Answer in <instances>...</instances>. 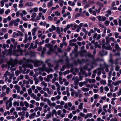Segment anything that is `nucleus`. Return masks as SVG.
Wrapping results in <instances>:
<instances>
[{"label": "nucleus", "mask_w": 121, "mask_h": 121, "mask_svg": "<svg viewBox=\"0 0 121 121\" xmlns=\"http://www.w3.org/2000/svg\"><path fill=\"white\" fill-rule=\"evenodd\" d=\"M92 116V114L90 113H88L84 117V118L85 119H86L88 118L89 117L90 118Z\"/></svg>", "instance_id": "obj_12"}, {"label": "nucleus", "mask_w": 121, "mask_h": 121, "mask_svg": "<svg viewBox=\"0 0 121 121\" xmlns=\"http://www.w3.org/2000/svg\"><path fill=\"white\" fill-rule=\"evenodd\" d=\"M115 48L117 51H119L120 50V48L119 47L117 43H116L115 44Z\"/></svg>", "instance_id": "obj_25"}, {"label": "nucleus", "mask_w": 121, "mask_h": 121, "mask_svg": "<svg viewBox=\"0 0 121 121\" xmlns=\"http://www.w3.org/2000/svg\"><path fill=\"white\" fill-rule=\"evenodd\" d=\"M45 46L46 47L49 48V51L48 52V54H51L53 52V46L52 44L50 43L46 44L45 45Z\"/></svg>", "instance_id": "obj_3"}, {"label": "nucleus", "mask_w": 121, "mask_h": 121, "mask_svg": "<svg viewBox=\"0 0 121 121\" xmlns=\"http://www.w3.org/2000/svg\"><path fill=\"white\" fill-rule=\"evenodd\" d=\"M77 39H73L70 40L69 41L70 43L72 42H75L77 41Z\"/></svg>", "instance_id": "obj_57"}, {"label": "nucleus", "mask_w": 121, "mask_h": 121, "mask_svg": "<svg viewBox=\"0 0 121 121\" xmlns=\"http://www.w3.org/2000/svg\"><path fill=\"white\" fill-rule=\"evenodd\" d=\"M37 29L35 28H34L32 30V35L33 36H34L35 35V32L37 31Z\"/></svg>", "instance_id": "obj_16"}, {"label": "nucleus", "mask_w": 121, "mask_h": 121, "mask_svg": "<svg viewBox=\"0 0 121 121\" xmlns=\"http://www.w3.org/2000/svg\"><path fill=\"white\" fill-rule=\"evenodd\" d=\"M41 84L43 86L45 87H46L47 86V84L44 81H43L41 83Z\"/></svg>", "instance_id": "obj_31"}, {"label": "nucleus", "mask_w": 121, "mask_h": 121, "mask_svg": "<svg viewBox=\"0 0 121 121\" xmlns=\"http://www.w3.org/2000/svg\"><path fill=\"white\" fill-rule=\"evenodd\" d=\"M73 116V115L72 113H70L68 115V117L70 119H71L72 118Z\"/></svg>", "instance_id": "obj_47"}, {"label": "nucleus", "mask_w": 121, "mask_h": 121, "mask_svg": "<svg viewBox=\"0 0 121 121\" xmlns=\"http://www.w3.org/2000/svg\"><path fill=\"white\" fill-rule=\"evenodd\" d=\"M25 39L23 41V42L24 43H25L28 40V35L27 34H25Z\"/></svg>", "instance_id": "obj_17"}, {"label": "nucleus", "mask_w": 121, "mask_h": 121, "mask_svg": "<svg viewBox=\"0 0 121 121\" xmlns=\"http://www.w3.org/2000/svg\"><path fill=\"white\" fill-rule=\"evenodd\" d=\"M13 105L14 107H15L16 106H19V104L18 102L16 101L13 102Z\"/></svg>", "instance_id": "obj_24"}, {"label": "nucleus", "mask_w": 121, "mask_h": 121, "mask_svg": "<svg viewBox=\"0 0 121 121\" xmlns=\"http://www.w3.org/2000/svg\"><path fill=\"white\" fill-rule=\"evenodd\" d=\"M100 82L101 84L104 85L106 83V81L105 80H101L100 81Z\"/></svg>", "instance_id": "obj_27"}, {"label": "nucleus", "mask_w": 121, "mask_h": 121, "mask_svg": "<svg viewBox=\"0 0 121 121\" xmlns=\"http://www.w3.org/2000/svg\"><path fill=\"white\" fill-rule=\"evenodd\" d=\"M20 29H21V31L23 32L25 30L23 28V26L22 25H20L19 26Z\"/></svg>", "instance_id": "obj_43"}, {"label": "nucleus", "mask_w": 121, "mask_h": 121, "mask_svg": "<svg viewBox=\"0 0 121 121\" xmlns=\"http://www.w3.org/2000/svg\"><path fill=\"white\" fill-rule=\"evenodd\" d=\"M51 116V113H50L46 115V117L45 119H48L50 118Z\"/></svg>", "instance_id": "obj_32"}, {"label": "nucleus", "mask_w": 121, "mask_h": 121, "mask_svg": "<svg viewBox=\"0 0 121 121\" xmlns=\"http://www.w3.org/2000/svg\"><path fill=\"white\" fill-rule=\"evenodd\" d=\"M7 87L6 85H4L2 87V91H4L5 89H6Z\"/></svg>", "instance_id": "obj_46"}, {"label": "nucleus", "mask_w": 121, "mask_h": 121, "mask_svg": "<svg viewBox=\"0 0 121 121\" xmlns=\"http://www.w3.org/2000/svg\"><path fill=\"white\" fill-rule=\"evenodd\" d=\"M121 58H117L114 61V63L115 64H117L118 63V60H119L121 59Z\"/></svg>", "instance_id": "obj_34"}, {"label": "nucleus", "mask_w": 121, "mask_h": 121, "mask_svg": "<svg viewBox=\"0 0 121 121\" xmlns=\"http://www.w3.org/2000/svg\"><path fill=\"white\" fill-rule=\"evenodd\" d=\"M87 55L89 57L92 58H93L94 56V55H92L89 53H88Z\"/></svg>", "instance_id": "obj_53"}, {"label": "nucleus", "mask_w": 121, "mask_h": 121, "mask_svg": "<svg viewBox=\"0 0 121 121\" xmlns=\"http://www.w3.org/2000/svg\"><path fill=\"white\" fill-rule=\"evenodd\" d=\"M10 89L9 87H7L6 89V92L7 94H9L10 92Z\"/></svg>", "instance_id": "obj_40"}, {"label": "nucleus", "mask_w": 121, "mask_h": 121, "mask_svg": "<svg viewBox=\"0 0 121 121\" xmlns=\"http://www.w3.org/2000/svg\"><path fill=\"white\" fill-rule=\"evenodd\" d=\"M102 48L103 49L111 50L112 48L110 45H107L105 43L102 44Z\"/></svg>", "instance_id": "obj_4"}, {"label": "nucleus", "mask_w": 121, "mask_h": 121, "mask_svg": "<svg viewBox=\"0 0 121 121\" xmlns=\"http://www.w3.org/2000/svg\"><path fill=\"white\" fill-rule=\"evenodd\" d=\"M64 1L63 0H59L58 3L59 4V5L61 7H62L63 6V3Z\"/></svg>", "instance_id": "obj_19"}, {"label": "nucleus", "mask_w": 121, "mask_h": 121, "mask_svg": "<svg viewBox=\"0 0 121 121\" xmlns=\"http://www.w3.org/2000/svg\"><path fill=\"white\" fill-rule=\"evenodd\" d=\"M7 114L9 115L10 114V113L9 111L5 112L4 113V116H6Z\"/></svg>", "instance_id": "obj_38"}, {"label": "nucleus", "mask_w": 121, "mask_h": 121, "mask_svg": "<svg viewBox=\"0 0 121 121\" xmlns=\"http://www.w3.org/2000/svg\"><path fill=\"white\" fill-rule=\"evenodd\" d=\"M17 52H20L21 53H22L23 52V50L21 48V46L20 45H19L17 46Z\"/></svg>", "instance_id": "obj_11"}, {"label": "nucleus", "mask_w": 121, "mask_h": 121, "mask_svg": "<svg viewBox=\"0 0 121 121\" xmlns=\"http://www.w3.org/2000/svg\"><path fill=\"white\" fill-rule=\"evenodd\" d=\"M21 86L22 88V91L24 92H25L26 91V87L24 86L23 85H22Z\"/></svg>", "instance_id": "obj_33"}, {"label": "nucleus", "mask_w": 121, "mask_h": 121, "mask_svg": "<svg viewBox=\"0 0 121 121\" xmlns=\"http://www.w3.org/2000/svg\"><path fill=\"white\" fill-rule=\"evenodd\" d=\"M82 31L85 32V35H87L88 33V32L86 31V29L84 28H83L82 29Z\"/></svg>", "instance_id": "obj_36"}, {"label": "nucleus", "mask_w": 121, "mask_h": 121, "mask_svg": "<svg viewBox=\"0 0 121 121\" xmlns=\"http://www.w3.org/2000/svg\"><path fill=\"white\" fill-rule=\"evenodd\" d=\"M13 24L15 26H17L18 25V23L15 20H13Z\"/></svg>", "instance_id": "obj_37"}, {"label": "nucleus", "mask_w": 121, "mask_h": 121, "mask_svg": "<svg viewBox=\"0 0 121 121\" xmlns=\"http://www.w3.org/2000/svg\"><path fill=\"white\" fill-rule=\"evenodd\" d=\"M20 73V72L19 71H17L15 72V75L16 76H18Z\"/></svg>", "instance_id": "obj_50"}, {"label": "nucleus", "mask_w": 121, "mask_h": 121, "mask_svg": "<svg viewBox=\"0 0 121 121\" xmlns=\"http://www.w3.org/2000/svg\"><path fill=\"white\" fill-rule=\"evenodd\" d=\"M96 121H104V120L101 119L100 117H98Z\"/></svg>", "instance_id": "obj_62"}, {"label": "nucleus", "mask_w": 121, "mask_h": 121, "mask_svg": "<svg viewBox=\"0 0 121 121\" xmlns=\"http://www.w3.org/2000/svg\"><path fill=\"white\" fill-rule=\"evenodd\" d=\"M101 69L100 68L97 69L93 71V73H97L98 76L100 75L101 73Z\"/></svg>", "instance_id": "obj_7"}, {"label": "nucleus", "mask_w": 121, "mask_h": 121, "mask_svg": "<svg viewBox=\"0 0 121 121\" xmlns=\"http://www.w3.org/2000/svg\"><path fill=\"white\" fill-rule=\"evenodd\" d=\"M34 63V66L36 67L39 66L40 65L42 64V62L39 60H34L31 59H29L26 60V62L22 65V67L23 68L25 67L29 68L31 69H32L33 68V65L31 64Z\"/></svg>", "instance_id": "obj_1"}, {"label": "nucleus", "mask_w": 121, "mask_h": 121, "mask_svg": "<svg viewBox=\"0 0 121 121\" xmlns=\"http://www.w3.org/2000/svg\"><path fill=\"white\" fill-rule=\"evenodd\" d=\"M81 90L83 92H87L89 91V89L88 88L82 87L81 88Z\"/></svg>", "instance_id": "obj_14"}, {"label": "nucleus", "mask_w": 121, "mask_h": 121, "mask_svg": "<svg viewBox=\"0 0 121 121\" xmlns=\"http://www.w3.org/2000/svg\"><path fill=\"white\" fill-rule=\"evenodd\" d=\"M13 24V21H11L10 22L9 24V26H12Z\"/></svg>", "instance_id": "obj_60"}, {"label": "nucleus", "mask_w": 121, "mask_h": 121, "mask_svg": "<svg viewBox=\"0 0 121 121\" xmlns=\"http://www.w3.org/2000/svg\"><path fill=\"white\" fill-rule=\"evenodd\" d=\"M87 82H88L90 83H94L95 82L96 80L95 79H89L86 78L85 79Z\"/></svg>", "instance_id": "obj_8"}, {"label": "nucleus", "mask_w": 121, "mask_h": 121, "mask_svg": "<svg viewBox=\"0 0 121 121\" xmlns=\"http://www.w3.org/2000/svg\"><path fill=\"white\" fill-rule=\"evenodd\" d=\"M30 96L31 97H33V99H35L36 98V95L34 93H32L30 95Z\"/></svg>", "instance_id": "obj_29"}, {"label": "nucleus", "mask_w": 121, "mask_h": 121, "mask_svg": "<svg viewBox=\"0 0 121 121\" xmlns=\"http://www.w3.org/2000/svg\"><path fill=\"white\" fill-rule=\"evenodd\" d=\"M94 97L95 99H96L98 98L99 95L97 94H95L94 95Z\"/></svg>", "instance_id": "obj_54"}, {"label": "nucleus", "mask_w": 121, "mask_h": 121, "mask_svg": "<svg viewBox=\"0 0 121 121\" xmlns=\"http://www.w3.org/2000/svg\"><path fill=\"white\" fill-rule=\"evenodd\" d=\"M52 112L53 114H55L56 116L57 115L56 111L55 109H53L52 111Z\"/></svg>", "instance_id": "obj_41"}, {"label": "nucleus", "mask_w": 121, "mask_h": 121, "mask_svg": "<svg viewBox=\"0 0 121 121\" xmlns=\"http://www.w3.org/2000/svg\"><path fill=\"white\" fill-rule=\"evenodd\" d=\"M99 21H104L107 19L104 16H98L96 17Z\"/></svg>", "instance_id": "obj_6"}, {"label": "nucleus", "mask_w": 121, "mask_h": 121, "mask_svg": "<svg viewBox=\"0 0 121 121\" xmlns=\"http://www.w3.org/2000/svg\"><path fill=\"white\" fill-rule=\"evenodd\" d=\"M37 15V14L35 13H32V15L31 16V17L32 18H35Z\"/></svg>", "instance_id": "obj_35"}, {"label": "nucleus", "mask_w": 121, "mask_h": 121, "mask_svg": "<svg viewBox=\"0 0 121 121\" xmlns=\"http://www.w3.org/2000/svg\"><path fill=\"white\" fill-rule=\"evenodd\" d=\"M109 23V21L106 20L104 22V24L106 26H108Z\"/></svg>", "instance_id": "obj_51"}, {"label": "nucleus", "mask_w": 121, "mask_h": 121, "mask_svg": "<svg viewBox=\"0 0 121 121\" xmlns=\"http://www.w3.org/2000/svg\"><path fill=\"white\" fill-rule=\"evenodd\" d=\"M56 31L58 34H60V31L59 27H57L56 28Z\"/></svg>", "instance_id": "obj_45"}, {"label": "nucleus", "mask_w": 121, "mask_h": 121, "mask_svg": "<svg viewBox=\"0 0 121 121\" xmlns=\"http://www.w3.org/2000/svg\"><path fill=\"white\" fill-rule=\"evenodd\" d=\"M97 4L100 7H103L104 5L103 4L100 2H97Z\"/></svg>", "instance_id": "obj_28"}, {"label": "nucleus", "mask_w": 121, "mask_h": 121, "mask_svg": "<svg viewBox=\"0 0 121 121\" xmlns=\"http://www.w3.org/2000/svg\"><path fill=\"white\" fill-rule=\"evenodd\" d=\"M12 97H10L9 100H7L6 102V105H9L10 107H11L12 106V101L13 100Z\"/></svg>", "instance_id": "obj_5"}, {"label": "nucleus", "mask_w": 121, "mask_h": 121, "mask_svg": "<svg viewBox=\"0 0 121 121\" xmlns=\"http://www.w3.org/2000/svg\"><path fill=\"white\" fill-rule=\"evenodd\" d=\"M86 121H95V120L93 118L91 119L88 118L86 120Z\"/></svg>", "instance_id": "obj_64"}, {"label": "nucleus", "mask_w": 121, "mask_h": 121, "mask_svg": "<svg viewBox=\"0 0 121 121\" xmlns=\"http://www.w3.org/2000/svg\"><path fill=\"white\" fill-rule=\"evenodd\" d=\"M34 4L32 2H29L26 3L25 4V6L27 7H30L33 6Z\"/></svg>", "instance_id": "obj_13"}, {"label": "nucleus", "mask_w": 121, "mask_h": 121, "mask_svg": "<svg viewBox=\"0 0 121 121\" xmlns=\"http://www.w3.org/2000/svg\"><path fill=\"white\" fill-rule=\"evenodd\" d=\"M119 34L118 33H117V32H115L114 33V35L115 36V37L116 38H117L118 37V35H119Z\"/></svg>", "instance_id": "obj_61"}, {"label": "nucleus", "mask_w": 121, "mask_h": 121, "mask_svg": "<svg viewBox=\"0 0 121 121\" xmlns=\"http://www.w3.org/2000/svg\"><path fill=\"white\" fill-rule=\"evenodd\" d=\"M99 89L100 90V92H103L104 90V88L103 86H101L99 88Z\"/></svg>", "instance_id": "obj_55"}, {"label": "nucleus", "mask_w": 121, "mask_h": 121, "mask_svg": "<svg viewBox=\"0 0 121 121\" xmlns=\"http://www.w3.org/2000/svg\"><path fill=\"white\" fill-rule=\"evenodd\" d=\"M69 24H68L66 26V27L64 29V32H66L67 30H68L70 27Z\"/></svg>", "instance_id": "obj_20"}, {"label": "nucleus", "mask_w": 121, "mask_h": 121, "mask_svg": "<svg viewBox=\"0 0 121 121\" xmlns=\"http://www.w3.org/2000/svg\"><path fill=\"white\" fill-rule=\"evenodd\" d=\"M66 67L65 65H63L62 68H61L60 70L62 71H64L65 68H66Z\"/></svg>", "instance_id": "obj_44"}, {"label": "nucleus", "mask_w": 121, "mask_h": 121, "mask_svg": "<svg viewBox=\"0 0 121 121\" xmlns=\"http://www.w3.org/2000/svg\"><path fill=\"white\" fill-rule=\"evenodd\" d=\"M20 105L22 107H24V102L21 101L20 102Z\"/></svg>", "instance_id": "obj_59"}, {"label": "nucleus", "mask_w": 121, "mask_h": 121, "mask_svg": "<svg viewBox=\"0 0 121 121\" xmlns=\"http://www.w3.org/2000/svg\"><path fill=\"white\" fill-rule=\"evenodd\" d=\"M61 97V96L59 95H58L56 96L55 97L56 100H58L60 99Z\"/></svg>", "instance_id": "obj_58"}, {"label": "nucleus", "mask_w": 121, "mask_h": 121, "mask_svg": "<svg viewBox=\"0 0 121 121\" xmlns=\"http://www.w3.org/2000/svg\"><path fill=\"white\" fill-rule=\"evenodd\" d=\"M110 121H118L116 117H114V118H113L111 119Z\"/></svg>", "instance_id": "obj_63"}, {"label": "nucleus", "mask_w": 121, "mask_h": 121, "mask_svg": "<svg viewBox=\"0 0 121 121\" xmlns=\"http://www.w3.org/2000/svg\"><path fill=\"white\" fill-rule=\"evenodd\" d=\"M34 80L35 81V84L36 85L39 82V81L38 79L37 78L35 79H34Z\"/></svg>", "instance_id": "obj_30"}, {"label": "nucleus", "mask_w": 121, "mask_h": 121, "mask_svg": "<svg viewBox=\"0 0 121 121\" xmlns=\"http://www.w3.org/2000/svg\"><path fill=\"white\" fill-rule=\"evenodd\" d=\"M32 92V91L31 88L29 89L28 90V94L29 95H30L31 94Z\"/></svg>", "instance_id": "obj_42"}, {"label": "nucleus", "mask_w": 121, "mask_h": 121, "mask_svg": "<svg viewBox=\"0 0 121 121\" xmlns=\"http://www.w3.org/2000/svg\"><path fill=\"white\" fill-rule=\"evenodd\" d=\"M17 62V61L16 60H11L7 63L8 69H10L11 70L13 71L15 70L16 68L15 67Z\"/></svg>", "instance_id": "obj_2"}, {"label": "nucleus", "mask_w": 121, "mask_h": 121, "mask_svg": "<svg viewBox=\"0 0 121 121\" xmlns=\"http://www.w3.org/2000/svg\"><path fill=\"white\" fill-rule=\"evenodd\" d=\"M120 68V67L118 65H117L115 66V70L116 71H118Z\"/></svg>", "instance_id": "obj_39"}, {"label": "nucleus", "mask_w": 121, "mask_h": 121, "mask_svg": "<svg viewBox=\"0 0 121 121\" xmlns=\"http://www.w3.org/2000/svg\"><path fill=\"white\" fill-rule=\"evenodd\" d=\"M10 10L9 9H8L5 11V14L6 15H7L10 12Z\"/></svg>", "instance_id": "obj_48"}, {"label": "nucleus", "mask_w": 121, "mask_h": 121, "mask_svg": "<svg viewBox=\"0 0 121 121\" xmlns=\"http://www.w3.org/2000/svg\"><path fill=\"white\" fill-rule=\"evenodd\" d=\"M100 59L99 58L95 60H94L92 62V63L95 65H97V62Z\"/></svg>", "instance_id": "obj_15"}, {"label": "nucleus", "mask_w": 121, "mask_h": 121, "mask_svg": "<svg viewBox=\"0 0 121 121\" xmlns=\"http://www.w3.org/2000/svg\"><path fill=\"white\" fill-rule=\"evenodd\" d=\"M40 70L42 71H44L47 72H49L48 70V69L46 67L45 65L44 64L43 65L42 67L40 68Z\"/></svg>", "instance_id": "obj_9"}, {"label": "nucleus", "mask_w": 121, "mask_h": 121, "mask_svg": "<svg viewBox=\"0 0 121 121\" xmlns=\"http://www.w3.org/2000/svg\"><path fill=\"white\" fill-rule=\"evenodd\" d=\"M61 106L60 105H58L57 106H55V108L57 109H58V108L60 109H61Z\"/></svg>", "instance_id": "obj_56"}, {"label": "nucleus", "mask_w": 121, "mask_h": 121, "mask_svg": "<svg viewBox=\"0 0 121 121\" xmlns=\"http://www.w3.org/2000/svg\"><path fill=\"white\" fill-rule=\"evenodd\" d=\"M36 113L35 112L33 113L32 114H31L29 116V118L30 119H32L34 118V117L36 115Z\"/></svg>", "instance_id": "obj_22"}, {"label": "nucleus", "mask_w": 121, "mask_h": 121, "mask_svg": "<svg viewBox=\"0 0 121 121\" xmlns=\"http://www.w3.org/2000/svg\"><path fill=\"white\" fill-rule=\"evenodd\" d=\"M83 68L86 70H88V71H89L91 70V69H88V67L87 65L84 66L83 67Z\"/></svg>", "instance_id": "obj_49"}, {"label": "nucleus", "mask_w": 121, "mask_h": 121, "mask_svg": "<svg viewBox=\"0 0 121 121\" xmlns=\"http://www.w3.org/2000/svg\"><path fill=\"white\" fill-rule=\"evenodd\" d=\"M83 104L82 103H81L79 105H78V108L80 109H82L83 108Z\"/></svg>", "instance_id": "obj_23"}, {"label": "nucleus", "mask_w": 121, "mask_h": 121, "mask_svg": "<svg viewBox=\"0 0 121 121\" xmlns=\"http://www.w3.org/2000/svg\"><path fill=\"white\" fill-rule=\"evenodd\" d=\"M16 108L17 111H21L22 110V108L21 107H16Z\"/></svg>", "instance_id": "obj_52"}, {"label": "nucleus", "mask_w": 121, "mask_h": 121, "mask_svg": "<svg viewBox=\"0 0 121 121\" xmlns=\"http://www.w3.org/2000/svg\"><path fill=\"white\" fill-rule=\"evenodd\" d=\"M24 105L26 108H28L29 106V104L26 101H25L24 102Z\"/></svg>", "instance_id": "obj_26"}, {"label": "nucleus", "mask_w": 121, "mask_h": 121, "mask_svg": "<svg viewBox=\"0 0 121 121\" xmlns=\"http://www.w3.org/2000/svg\"><path fill=\"white\" fill-rule=\"evenodd\" d=\"M53 77V75L52 74H50L48 75L47 76L46 79H44L46 81L48 82H49L50 81V78L52 79Z\"/></svg>", "instance_id": "obj_10"}, {"label": "nucleus", "mask_w": 121, "mask_h": 121, "mask_svg": "<svg viewBox=\"0 0 121 121\" xmlns=\"http://www.w3.org/2000/svg\"><path fill=\"white\" fill-rule=\"evenodd\" d=\"M86 83V82H81L79 83V86L81 87L84 85Z\"/></svg>", "instance_id": "obj_21"}, {"label": "nucleus", "mask_w": 121, "mask_h": 121, "mask_svg": "<svg viewBox=\"0 0 121 121\" xmlns=\"http://www.w3.org/2000/svg\"><path fill=\"white\" fill-rule=\"evenodd\" d=\"M53 5V2H52V1H50V2H48L47 4L48 6L49 7H51Z\"/></svg>", "instance_id": "obj_18"}]
</instances>
